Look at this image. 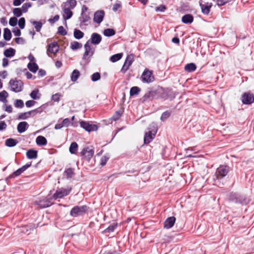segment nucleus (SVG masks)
<instances>
[{"instance_id":"obj_51","label":"nucleus","mask_w":254,"mask_h":254,"mask_svg":"<svg viewBox=\"0 0 254 254\" xmlns=\"http://www.w3.org/2000/svg\"><path fill=\"white\" fill-rule=\"evenodd\" d=\"M22 11L20 8H14L13 9V14L17 17L21 16L22 14Z\"/></svg>"},{"instance_id":"obj_48","label":"nucleus","mask_w":254,"mask_h":254,"mask_svg":"<svg viewBox=\"0 0 254 254\" xmlns=\"http://www.w3.org/2000/svg\"><path fill=\"white\" fill-rule=\"evenodd\" d=\"M100 78H101V74L98 72L94 73L91 76V80L93 82H95V81L99 80L100 79Z\"/></svg>"},{"instance_id":"obj_35","label":"nucleus","mask_w":254,"mask_h":254,"mask_svg":"<svg viewBox=\"0 0 254 254\" xmlns=\"http://www.w3.org/2000/svg\"><path fill=\"white\" fill-rule=\"evenodd\" d=\"M64 174L67 179L71 178L74 175V169L71 168H67L64 171Z\"/></svg>"},{"instance_id":"obj_3","label":"nucleus","mask_w":254,"mask_h":254,"mask_svg":"<svg viewBox=\"0 0 254 254\" xmlns=\"http://www.w3.org/2000/svg\"><path fill=\"white\" fill-rule=\"evenodd\" d=\"M90 207L86 205L74 206L70 211V215L73 217L83 216L87 214L89 211Z\"/></svg>"},{"instance_id":"obj_47","label":"nucleus","mask_w":254,"mask_h":254,"mask_svg":"<svg viewBox=\"0 0 254 254\" xmlns=\"http://www.w3.org/2000/svg\"><path fill=\"white\" fill-rule=\"evenodd\" d=\"M31 6L32 3L31 2H26L22 5L21 9L23 12L25 13L28 11V8Z\"/></svg>"},{"instance_id":"obj_16","label":"nucleus","mask_w":254,"mask_h":254,"mask_svg":"<svg viewBox=\"0 0 254 254\" xmlns=\"http://www.w3.org/2000/svg\"><path fill=\"white\" fill-rule=\"evenodd\" d=\"M59 50V46L57 42H54L50 43L48 45V48L47 50V54L49 55L48 53L52 54H56Z\"/></svg>"},{"instance_id":"obj_58","label":"nucleus","mask_w":254,"mask_h":254,"mask_svg":"<svg viewBox=\"0 0 254 254\" xmlns=\"http://www.w3.org/2000/svg\"><path fill=\"white\" fill-rule=\"evenodd\" d=\"M61 95L60 93H56L52 96V100L55 102H59L60 101V98Z\"/></svg>"},{"instance_id":"obj_13","label":"nucleus","mask_w":254,"mask_h":254,"mask_svg":"<svg viewBox=\"0 0 254 254\" xmlns=\"http://www.w3.org/2000/svg\"><path fill=\"white\" fill-rule=\"evenodd\" d=\"M105 16V11L103 10L96 11L93 17V21L98 24L102 22Z\"/></svg>"},{"instance_id":"obj_8","label":"nucleus","mask_w":254,"mask_h":254,"mask_svg":"<svg viewBox=\"0 0 254 254\" xmlns=\"http://www.w3.org/2000/svg\"><path fill=\"white\" fill-rule=\"evenodd\" d=\"M241 101L243 104L250 105L254 102V96L249 92H244L241 95Z\"/></svg>"},{"instance_id":"obj_32","label":"nucleus","mask_w":254,"mask_h":254,"mask_svg":"<svg viewBox=\"0 0 254 254\" xmlns=\"http://www.w3.org/2000/svg\"><path fill=\"white\" fill-rule=\"evenodd\" d=\"M76 3L77 2L75 0H67L66 2H63L62 4L65 7L66 5H68L67 7L73 9L75 7Z\"/></svg>"},{"instance_id":"obj_54","label":"nucleus","mask_w":254,"mask_h":254,"mask_svg":"<svg viewBox=\"0 0 254 254\" xmlns=\"http://www.w3.org/2000/svg\"><path fill=\"white\" fill-rule=\"evenodd\" d=\"M58 33L62 36H65L67 34L66 31L63 26H60L58 28Z\"/></svg>"},{"instance_id":"obj_63","label":"nucleus","mask_w":254,"mask_h":254,"mask_svg":"<svg viewBox=\"0 0 254 254\" xmlns=\"http://www.w3.org/2000/svg\"><path fill=\"white\" fill-rule=\"evenodd\" d=\"M60 16L58 14L56 15L53 18H50L49 21L51 23H54L59 20Z\"/></svg>"},{"instance_id":"obj_23","label":"nucleus","mask_w":254,"mask_h":254,"mask_svg":"<svg viewBox=\"0 0 254 254\" xmlns=\"http://www.w3.org/2000/svg\"><path fill=\"white\" fill-rule=\"evenodd\" d=\"M26 156L29 159H35L38 156V152L33 149H30L26 152Z\"/></svg>"},{"instance_id":"obj_21","label":"nucleus","mask_w":254,"mask_h":254,"mask_svg":"<svg viewBox=\"0 0 254 254\" xmlns=\"http://www.w3.org/2000/svg\"><path fill=\"white\" fill-rule=\"evenodd\" d=\"M28 127L29 125L26 122H21L17 125V131L20 133H23Z\"/></svg>"},{"instance_id":"obj_31","label":"nucleus","mask_w":254,"mask_h":254,"mask_svg":"<svg viewBox=\"0 0 254 254\" xmlns=\"http://www.w3.org/2000/svg\"><path fill=\"white\" fill-rule=\"evenodd\" d=\"M12 37V34L10 30L8 28H5L3 29V39L7 41H9Z\"/></svg>"},{"instance_id":"obj_62","label":"nucleus","mask_w":254,"mask_h":254,"mask_svg":"<svg viewBox=\"0 0 254 254\" xmlns=\"http://www.w3.org/2000/svg\"><path fill=\"white\" fill-rule=\"evenodd\" d=\"M217 4L219 6H222L227 3L230 0H216Z\"/></svg>"},{"instance_id":"obj_12","label":"nucleus","mask_w":254,"mask_h":254,"mask_svg":"<svg viewBox=\"0 0 254 254\" xmlns=\"http://www.w3.org/2000/svg\"><path fill=\"white\" fill-rule=\"evenodd\" d=\"M94 153V149L90 147L84 148L80 152L81 155L84 156L86 159L88 161L92 157Z\"/></svg>"},{"instance_id":"obj_17","label":"nucleus","mask_w":254,"mask_h":254,"mask_svg":"<svg viewBox=\"0 0 254 254\" xmlns=\"http://www.w3.org/2000/svg\"><path fill=\"white\" fill-rule=\"evenodd\" d=\"M157 91H148L141 98V100L142 101L145 102L147 100H151L154 98H157Z\"/></svg>"},{"instance_id":"obj_55","label":"nucleus","mask_w":254,"mask_h":254,"mask_svg":"<svg viewBox=\"0 0 254 254\" xmlns=\"http://www.w3.org/2000/svg\"><path fill=\"white\" fill-rule=\"evenodd\" d=\"M123 114V112L121 111H117L116 112L115 114L113 116V119L116 121H117Z\"/></svg>"},{"instance_id":"obj_15","label":"nucleus","mask_w":254,"mask_h":254,"mask_svg":"<svg viewBox=\"0 0 254 254\" xmlns=\"http://www.w3.org/2000/svg\"><path fill=\"white\" fill-rule=\"evenodd\" d=\"M52 198H45L43 200H40L37 202V204L41 208L48 207L52 205L51 200Z\"/></svg>"},{"instance_id":"obj_7","label":"nucleus","mask_w":254,"mask_h":254,"mask_svg":"<svg viewBox=\"0 0 254 254\" xmlns=\"http://www.w3.org/2000/svg\"><path fill=\"white\" fill-rule=\"evenodd\" d=\"M148 129L149 130L145 133L144 136V143L146 144L149 143L153 140L157 133V129L155 127L152 129H150V128Z\"/></svg>"},{"instance_id":"obj_27","label":"nucleus","mask_w":254,"mask_h":254,"mask_svg":"<svg viewBox=\"0 0 254 254\" xmlns=\"http://www.w3.org/2000/svg\"><path fill=\"white\" fill-rule=\"evenodd\" d=\"M45 108V105H43L41 106L40 107H39L34 110L30 111H29V112H30V115L33 117V116L36 115L38 113L41 114Z\"/></svg>"},{"instance_id":"obj_29","label":"nucleus","mask_w":254,"mask_h":254,"mask_svg":"<svg viewBox=\"0 0 254 254\" xmlns=\"http://www.w3.org/2000/svg\"><path fill=\"white\" fill-rule=\"evenodd\" d=\"M30 23L34 26V28L37 32H39L41 31L43 26V23L41 21L30 20Z\"/></svg>"},{"instance_id":"obj_46","label":"nucleus","mask_w":254,"mask_h":254,"mask_svg":"<svg viewBox=\"0 0 254 254\" xmlns=\"http://www.w3.org/2000/svg\"><path fill=\"white\" fill-rule=\"evenodd\" d=\"M14 105L16 108H22L24 107V102L21 99H16Z\"/></svg>"},{"instance_id":"obj_60","label":"nucleus","mask_w":254,"mask_h":254,"mask_svg":"<svg viewBox=\"0 0 254 254\" xmlns=\"http://www.w3.org/2000/svg\"><path fill=\"white\" fill-rule=\"evenodd\" d=\"M109 159V157L104 156L102 157L100 160V164L101 166H103L106 164L107 161Z\"/></svg>"},{"instance_id":"obj_2","label":"nucleus","mask_w":254,"mask_h":254,"mask_svg":"<svg viewBox=\"0 0 254 254\" xmlns=\"http://www.w3.org/2000/svg\"><path fill=\"white\" fill-rule=\"evenodd\" d=\"M228 200L232 203L242 205H247L250 201V198L246 195L235 192H231L229 194Z\"/></svg>"},{"instance_id":"obj_20","label":"nucleus","mask_w":254,"mask_h":254,"mask_svg":"<svg viewBox=\"0 0 254 254\" xmlns=\"http://www.w3.org/2000/svg\"><path fill=\"white\" fill-rule=\"evenodd\" d=\"M176 218L174 216L169 217L166 219L164 223V227L166 229H169L172 227L175 222Z\"/></svg>"},{"instance_id":"obj_30","label":"nucleus","mask_w":254,"mask_h":254,"mask_svg":"<svg viewBox=\"0 0 254 254\" xmlns=\"http://www.w3.org/2000/svg\"><path fill=\"white\" fill-rule=\"evenodd\" d=\"M27 67L29 70L35 73L38 69V65L35 62H30L28 64Z\"/></svg>"},{"instance_id":"obj_44","label":"nucleus","mask_w":254,"mask_h":254,"mask_svg":"<svg viewBox=\"0 0 254 254\" xmlns=\"http://www.w3.org/2000/svg\"><path fill=\"white\" fill-rule=\"evenodd\" d=\"M38 90H34L31 92V93L30 94V96L31 98H32L33 100H37L40 99V95L39 96L38 95Z\"/></svg>"},{"instance_id":"obj_19","label":"nucleus","mask_w":254,"mask_h":254,"mask_svg":"<svg viewBox=\"0 0 254 254\" xmlns=\"http://www.w3.org/2000/svg\"><path fill=\"white\" fill-rule=\"evenodd\" d=\"M171 93L172 92L170 91L162 90L161 91L157 92L156 97H160L162 99H167L171 97Z\"/></svg>"},{"instance_id":"obj_39","label":"nucleus","mask_w":254,"mask_h":254,"mask_svg":"<svg viewBox=\"0 0 254 254\" xmlns=\"http://www.w3.org/2000/svg\"><path fill=\"white\" fill-rule=\"evenodd\" d=\"M82 47V44L77 41H73L70 43V48L74 51L79 49L81 48Z\"/></svg>"},{"instance_id":"obj_14","label":"nucleus","mask_w":254,"mask_h":254,"mask_svg":"<svg viewBox=\"0 0 254 254\" xmlns=\"http://www.w3.org/2000/svg\"><path fill=\"white\" fill-rule=\"evenodd\" d=\"M61 6L64 12L63 16L64 20H65L64 23L66 26V20L70 19L72 16L73 12L71 11V8H69V7H66L65 6H64L63 4H62Z\"/></svg>"},{"instance_id":"obj_45","label":"nucleus","mask_w":254,"mask_h":254,"mask_svg":"<svg viewBox=\"0 0 254 254\" xmlns=\"http://www.w3.org/2000/svg\"><path fill=\"white\" fill-rule=\"evenodd\" d=\"M81 16L82 19L81 20L82 23H85L90 19L89 14L84 12V11H82Z\"/></svg>"},{"instance_id":"obj_6","label":"nucleus","mask_w":254,"mask_h":254,"mask_svg":"<svg viewBox=\"0 0 254 254\" xmlns=\"http://www.w3.org/2000/svg\"><path fill=\"white\" fill-rule=\"evenodd\" d=\"M9 85L11 87V90L14 92H19L22 91L23 83L21 80H14L11 79L9 82Z\"/></svg>"},{"instance_id":"obj_59","label":"nucleus","mask_w":254,"mask_h":254,"mask_svg":"<svg viewBox=\"0 0 254 254\" xmlns=\"http://www.w3.org/2000/svg\"><path fill=\"white\" fill-rule=\"evenodd\" d=\"M12 32L15 36H20L21 34L20 30L18 29L17 27H15L13 28Z\"/></svg>"},{"instance_id":"obj_22","label":"nucleus","mask_w":254,"mask_h":254,"mask_svg":"<svg viewBox=\"0 0 254 254\" xmlns=\"http://www.w3.org/2000/svg\"><path fill=\"white\" fill-rule=\"evenodd\" d=\"M193 21V16L190 14L184 15L182 18V21L185 24H190Z\"/></svg>"},{"instance_id":"obj_42","label":"nucleus","mask_w":254,"mask_h":254,"mask_svg":"<svg viewBox=\"0 0 254 254\" xmlns=\"http://www.w3.org/2000/svg\"><path fill=\"white\" fill-rule=\"evenodd\" d=\"M30 113L28 112H24V113H21L20 114H19L18 116L17 119L18 120H26L28 118H29L31 115H30Z\"/></svg>"},{"instance_id":"obj_34","label":"nucleus","mask_w":254,"mask_h":254,"mask_svg":"<svg viewBox=\"0 0 254 254\" xmlns=\"http://www.w3.org/2000/svg\"><path fill=\"white\" fill-rule=\"evenodd\" d=\"M80 76V72L77 69H74L71 73L70 78L73 82H75Z\"/></svg>"},{"instance_id":"obj_25","label":"nucleus","mask_w":254,"mask_h":254,"mask_svg":"<svg viewBox=\"0 0 254 254\" xmlns=\"http://www.w3.org/2000/svg\"><path fill=\"white\" fill-rule=\"evenodd\" d=\"M15 49L12 48H9L4 50L3 55L6 58H11L15 55Z\"/></svg>"},{"instance_id":"obj_52","label":"nucleus","mask_w":254,"mask_h":254,"mask_svg":"<svg viewBox=\"0 0 254 254\" xmlns=\"http://www.w3.org/2000/svg\"><path fill=\"white\" fill-rule=\"evenodd\" d=\"M17 19L16 17H12L9 19V24L11 26H15L17 24Z\"/></svg>"},{"instance_id":"obj_43","label":"nucleus","mask_w":254,"mask_h":254,"mask_svg":"<svg viewBox=\"0 0 254 254\" xmlns=\"http://www.w3.org/2000/svg\"><path fill=\"white\" fill-rule=\"evenodd\" d=\"M117 227V224H112L110 225H109L108 228H107L106 229H105L103 231L104 233H111L113 232L115 228Z\"/></svg>"},{"instance_id":"obj_4","label":"nucleus","mask_w":254,"mask_h":254,"mask_svg":"<svg viewBox=\"0 0 254 254\" xmlns=\"http://www.w3.org/2000/svg\"><path fill=\"white\" fill-rule=\"evenodd\" d=\"M72 188L67 187V188H62L57 190L56 192L53 194L52 198L56 200L58 198H61L69 194Z\"/></svg>"},{"instance_id":"obj_50","label":"nucleus","mask_w":254,"mask_h":254,"mask_svg":"<svg viewBox=\"0 0 254 254\" xmlns=\"http://www.w3.org/2000/svg\"><path fill=\"white\" fill-rule=\"evenodd\" d=\"M171 112L168 111H166L162 113L160 118V120L162 121H165L166 120L169 118Z\"/></svg>"},{"instance_id":"obj_41","label":"nucleus","mask_w":254,"mask_h":254,"mask_svg":"<svg viewBox=\"0 0 254 254\" xmlns=\"http://www.w3.org/2000/svg\"><path fill=\"white\" fill-rule=\"evenodd\" d=\"M122 57L123 53H118L117 54H115L110 57V61L113 63H115L121 59Z\"/></svg>"},{"instance_id":"obj_11","label":"nucleus","mask_w":254,"mask_h":254,"mask_svg":"<svg viewBox=\"0 0 254 254\" xmlns=\"http://www.w3.org/2000/svg\"><path fill=\"white\" fill-rule=\"evenodd\" d=\"M80 125L81 127L89 132L96 131L98 129V126L96 125L90 124L85 121H81L80 123Z\"/></svg>"},{"instance_id":"obj_10","label":"nucleus","mask_w":254,"mask_h":254,"mask_svg":"<svg viewBox=\"0 0 254 254\" xmlns=\"http://www.w3.org/2000/svg\"><path fill=\"white\" fill-rule=\"evenodd\" d=\"M133 62V55L130 54L128 55L126 59L124 65L121 69V72L123 73L126 72L128 69L129 66L131 65Z\"/></svg>"},{"instance_id":"obj_40","label":"nucleus","mask_w":254,"mask_h":254,"mask_svg":"<svg viewBox=\"0 0 254 254\" xmlns=\"http://www.w3.org/2000/svg\"><path fill=\"white\" fill-rule=\"evenodd\" d=\"M140 90V88L137 86H133L131 87L129 92L130 96H133L134 95H138Z\"/></svg>"},{"instance_id":"obj_18","label":"nucleus","mask_w":254,"mask_h":254,"mask_svg":"<svg viewBox=\"0 0 254 254\" xmlns=\"http://www.w3.org/2000/svg\"><path fill=\"white\" fill-rule=\"evenodd\" d=\"M199 5L201 8V12L202 13L205 15H208L210 11V8L212 7V3L206 2L205 3H202L199 2Z\"/></svg>"},{"instance_id":"obj_64","label":"nucleus","mask_w":254,"mask_h":254,"mask_svg":"<svg viewBox=\"0 0 254 254\" xmlns=\"http://www.w3.org/2000/svg\"><path fill=\"white\" fill-rule=\"evenodd\" d=\"M62 124L64 126L68 127L70 124V121L68 118H65L63 121Z\"/></svg>"},{"instance_id":"obj_38","label":"nucleus","mask_w":254,"mask_h":254,"mask_svg":"<svg viewBox=\"0 0 254 254\" xmlns=\"http://www.w3.org/2000/svg\"><path fill=\"white\" fill-rule=\"evenodd\" d=\"M8 96V94L5 90H3L0 92V101L4 103L7 102L6 98Z\"/></svg>"},{"instance_id":"obj_5","label":"nucleus","mask_w":254,"mask_h":254,"mask_svg":"<svg viewBox=\"0 0 254 254\" xmlns=\"http://www.w3.org/2000/svg\"><path fill=\"white\" fill-rule=\"evenodd\" d=\"M230 168L227 165H220L216 170V177L217 179H221L225 177L229 172Z\"/></svg>"},{"instance_id":"obj_53","label":"nucleus","mask_w":254,"mask_h":254,"mask_svg":"<svg viewBox=\"0 0 254 254\" xmlns=\"http://www.w3.org/2000/svg\"><path fill=\"white\" fill-rule=\"evenodd\" d=\"M18 26L21 29L24 28L25 26V19L24 17H21L19 19Z\"/></svg>"},{"instance_id":"obj_57","label":"nucleus","mask_w":254,"mask_h":254,"mask_svg":"<svg viewBox=\"0 0 254 254\" xmlns=\"http://www.w3.org/2000/svg\"><path fill=\"white\" fill-rule=\"evenodd\" d=\"M167 9V7L165 5L161 4L155 8L156 11L164 12Z\"/></svg>"},{"instance_id":"obj_24","label":"nucleus","mask_w":254,"mask_h":254,"mask_svg":"<svg viewBox=\"0 0 254 254\" xmlns=\"http://www.w3.org/2000/svg\"><path fill=\"white\" fill-rule=\"evenodd\" d=\"M36 142L38 145L44 146L47 144V140L44 136L39 135L36 138Z\"/></svg>"},{"instance_id":"obj_37","label":"nucleus","mask_w":254,"mask_h":254,"mask_svg":"<svg viewBox=\"0 0 254 254\" xmlns=\"http://www.w3.org/2000/svg\"><path fill=\"white\" fill-rule=\"evenodd\" d=\"M78 149V144L75 142H73L70 144L69 151L71 154H75Z\"/></svg>"},{"instance_id":"obj_36","label":"nucleus","mask_w":254,"mask_h":254,"mask_svg":"<svg viewBox=\"0 0 254 254\" xmlns=\"http://www.w3.org/2000/svg\"><path fill=\"white\" fill-rule=\"evenodd\" d=\"M84 33L79 29H75L73 32L74 37L76 39H80L84 36Z\"/></svg>"},{"instance_id":"obj_1","label":"nucleus","mask_w":254,"mask_h":254,"mask_svg":"<svg viewBox=\"0 0 254 254\" xmlns=\"http://www.w3.org/2000/svg\"><path fill=\"white\" fill-rule=\"evenodd\" d=\"M101 40L102 37L99 34L97 33L92 34L90 39L88 40L84 45L85 52L82 58L83 60H86L88 56H92L94 54V51H91L90 44L98 45L101 42Z\"/></svg>"},{"instance_id":"obj_49","label":"nucleus","mask_w":254,"mask_h":254,"mask_svg":"<svg viewBox=\"0 0 254 254\" xmlns=\"http://www.w3.org/2000/svg\"><path fill=\"white\" fill-rule=\"evenodd\" d=\"M23 172V171L21 170L20 168H19L16 171H14L12 174L10 175L8 177V178H15V177L19 176Z\"/></svg>"},{"instance_id":"obj_28","label":"nucleus","mask_w":254,"mask_h":254,"mask_svg":"<svg viewBox=\"0 0 254 254\" xmlns=\"http://www.w3.org/2000/svg\"><path fill=\"white\" fill-rule=\"evenodd\" d=\"M196 66L195 64L191 63L187 64L185 66V70L188 72H191L195 70Z\"/></svg>"},{"instance_id":"obj_26","label":"nucleus","mask_w":254,"mask_h":254,"mask_svg":"<svg viewBox=\"0 0 254 254\" xmlns=\"http://www.w3.org/2000/svg\"><path fill=\"white\" fill-rule=\"evenodd\" d=\"M18 143V141L16 139L9 138L5 140V145L7 147H12L15 146Z\"/></svg>"},{"instance_id":"obj_9","label":"nucleus","mask_w":254,"mask_h":254,"mask_svg":"<svg viewBox=\"0 0 254 254\" xmlns=\"http://www.w3.org/2000/svg\"><path fill=\"white\" fill-rule=\"evenodd\" d=\"M141 79L143 82L150 83L154 80V76L151 71L145 69L141 75Z\"/></svg>"},{"instance_id":"obj_61","label":"nucleus","mask_w":254,"mask_h":254,"mask_svg":"<svg viewBox=\"0 0 254 254\" xmlns=\"http://www.w3.org/2000/svg\"><path fill=\"white\" fill-rule=\"evenodd\" d=\"M36 103V102L34 100H28L26 102L25 105L27 107L29 108L33 106Z\"/></svg>"},{"instance_id":"obj_56","label":"nucleus","mask_w":254,"mask_h":254,"mask_svg":"<svg viewBox=\"0 0 254 254\" xmlns=\"http://www.w3.org/2000/svg\"><path fill=\"white\" fill-rule=\"evenodd\" d=\"M14 41L17 44H24L26 42L25 40L22 37H17L14 39Z\"/></svg>"},{"instance_id":"obj_33","label":"nucleus","mask_w":254,"mask_h":254,"mask_svg":"<svg viewBox=\"0 0 254 254\" xmlns=\"http://www.w3.org/2000/svg\"><path fill=\"white\" fill-rule=\"evenodd\" d=\"M116 31L112 28H107L103 31V34L106 37H111L115 35Z\"/></svg>"}]
</instances>
